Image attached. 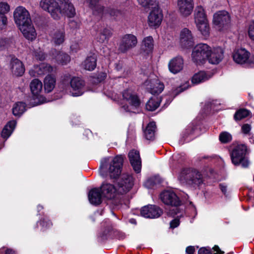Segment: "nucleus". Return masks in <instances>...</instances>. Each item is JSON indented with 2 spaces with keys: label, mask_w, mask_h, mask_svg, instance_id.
<instances>
[{
  "label": "nucleus",
  "mask_w": 254,
  "mask_h": 254,
  "mask_svg": "<svg viewBox=\"0 0 254 254\" xmlns=\"http://www.w3.org/2000/svg\"><path fill=\"white\" fill-rule=\"evenodd\" d=\"M125 156L117 155L114 157H106L100 161L99 172L104 178H110L117 181L119 189L123 192H128L134 185V178L131 175L121 174Z\"/></svg>",
  "instance_id": "obj_1"
},
{
  "label": "nucleus",
  "mask_w": 254,
  "mask_h": 254,
  "mask_svg": "<svg viewBox=\"0 0 254 254\" xmlns=\"http://www.w3.org/2000/svg\"><path fill=\"white\" fill-rule=\"evenodd\" d=\"M15 23L22 33L24 37L28 40L36 39V32L31 24V20L28 11L23 6H18L13 13Z\"/></svg>",
  "instance_id": "obj_2"
},
{
  "label": "nucleus",
  "mask_w": 254,
  "mask_h": 254,
  "mask_svg": "<svg viewBox=\"0 0 254 254\" xmlns=\"http://www.w3.org/2000/svg\"><path fill=\"white\" fill-rule=\"evenodd\" d=\"M178 180L184 185L196 188L203 183L201 173L192 168H183L179 173Z\"/></svg>",
  "instance_id": "obj_3"
},
{
  "label": "nucleus",
  "mask_w": 254,
  "mask_h": 254,
  "mask_svg": "<svg viewBox=\"0 0 254 254\" xmlns=\"http://www.w3.org/2000/svg\"><path fill=\"white\" fill-rule=\"evenodd\" d=\"M248 148L245 144H238L233 148L230 152L232 163L235 166L241 165L243 168H247L250 165L247 156Z\"/></svg>",
  "instance_id": "obj_4"
},
{
  "label": "nucleus",
  "mask_w": 254,
  "mask_h": 254,
  "mask_svg": "<svg viewBox=\"0 0 254 254\" xmlns=\"http://www.w3.org/2000/svg\"><path fill=\"white\" fill-rule=\"evenodd\" d=\"M160 197L165 205L175 207L170 210V213L173 217L180 212L178 207L181 205L182 201L175 192L170 190H164L160 193Z\"/></svg>",
  "instance_id": "obj_5"
},
{
  "label": "nucleus",
  "mask_w": 254,
  "mask_h": 254,
  "mask_svg": "<svg viewBox=\"0 0 254 254\" xmlns=\"http://www.w3.org/2000/svg\"><path fill=\"white\" fill-rule=\"evenodd\" d=\"M211 47L206 44L199 43L193 48L191 58L192 61L196 64H203L209 58Z\"/></svg>",
  "instance_id": "obj_6"
},
{
  "label": "nucleus",
  "mask_w": 254,
  "mask_h": 254,
  "mask_svg": "<svg viewBox=\"0 0 254 254\" xmlns=\"http://www.w3.org/2000/svg\"><path fill=\"white\" fill-rule=\"evenodd\" d=\"M40 7L44 10L49 12L51 16L56 20L60 18L61 15V7L60 2L56 0H41Z\"/></svg>",
  "instance_id": "obj_7"
},
{
  "label": "nucleus",
  "mask_w": 254,
  "mask_h": 254,
  "mask_svg": "<svg viewBox=\"0 0 254 254\" xmlns=\"http://www.w3.org/2000/svg\"><path fill=\"white\" fill-rule=\"evenodd\" d=\"M230 16L226 11H220L213 15V24L218 27L219 31L227 29L230 24Z\"/></svg>",
  "instance_id": "obj_8"
},
{
  "label": "nucleus",
  "mask_w": 254,
  "mask_h": 254,
  "mask_svg": "<svg viewBox=\"0 0 254 254\" xmlns=\"http://www.w3.org/2000/svg\"><path fill=\"white\" fill-rule=\"evenodd\" d=\"M137 43V38L131 34H127L122 36L119 45L118 50L121 53H126L133 48Z\"/></svg>",
  "instance_id": "obj_9"
},
{
  "label": "nucleus",
  "mask_w": 254,
  "mask_h": 254,
  "mask_svg": "<svg viewBox=\"0 0 254 254\" xmlns=\"http://www.w3.org/2000/svg\"><path fill=\"white\" fill-rule=\"evenodd\" d=\"M163 213V210L159 206L153 204L144 206L140 209V214L142 216L150 219L158 218Z\"/></svg>",
  "instance_id": "obj_10"
},
{
  "label": "nucleus",
  "mask_w": 254,
  "mask_h": 254,
  "mask_svg": "<svg viewBox=\"0 0 254 254\" xmlns=\"http://www.w3.org/2000/svg\"><path fill=\"white\" fill-rule=\"evenodd\" d=\"M103 230L97 235V241L104 243L109 239H112L113 225L109 219L105 220L102 223Z\"/></svg>",
  "instance_id": "obj_11"
},
{
  "label": "nucleus",
  "mask_w": 254,
  "mask_h": 254,
  "mask_svg": "<svg viewBox=\"0 0 254 254\" xmlns=\"http://www.w3.org/2000/svg\"><path fill=\"white\" fill-rule=\"evenodd\" d=\"M72 95L74 97L82 95L85 92V82L78 77H73L70 81Z\"/></svg>",
  "instance_id": "obj_12"
},
{
  "label": "nucleus",
  "mask_w": 254,
  "mask_h": 254,
  "mask_svg": "<svg viewBox=\"0 0 254 254\" xmlns=\"http://www.w3.org/2000/svg\"><path fill=\"white\" fill-rule=\"evenodd\" d=\"M250 53L245 49H239L237 50L233 55L234 62L238 64L249 63L250 65L253 63L249 60Z\"/></svg>",
  "instance_id": "obj_13"
},
{
  "label": "nucleus",
  "mask_w": 254,
  "mask_h": 254,
  "mask_svg": "<svg viewBox=\"0 0 254 254\" xmlns=\"http://www.w3.org/2000/svg\"><path fill=\"white\" fill-rule=\"evenodd\" d=\"M128 157L135 172L140 173L141 169V161L139 151L132 149L129 152Z\"/></svg>",
  "instance_id": "obj_14"
},
{
  "label": "nucleus",
  "mask_w": 254,
  "mask_h": 254,
  "mask_svg": "<svg viewBox=\"0 0 254 254\" xmlns=\"http://www.w3.org/2000/svg\"><path fill=\"white\" fill-rule=\"evenodd\" d=\"M98 188L101 191L103 197L108 199L114 198L116 195L117 189L115 186L106 181L104 182Z\"/></svg>",
  "instance_id": "obj_15"
},
{
  "label": "nucleus",
  "mask_w": 254,
  "mask_h": 254,
  "mask_svg": "<svg viewBox=\"0 0 254 254\" xmlns=\"http://www.w3.org/2000/svg\"><path fill=\"white\" fill-rule=\"evenodd\" d=\"M180 44L182 48L186 49H189L193 45L191 31L188 28H184L181 32Z\"/></svg>",
  "instance_id": "obj_16"
},
{
  "label": "nucleus",
  "mask_w": 254,
  "mask_h": 254,
  "mask_svg": "<svg viewBox=\"0 0 254 254\" xmlns=\"http://www.w3.org/2000/svg\"><path fill=\"white\" fill-rule=\"evenodd\" d=\"M10 69L13 75L16 76H21L24 73L25 69L23 63L15 57L11 59Z\"/></svg>",
  "instance_id": "obj_17"
},
{
  "label": "nucleus",
  "mask_w": 254,
  "mask_h": 254,
  "mask_svg": "<svg viewBox=\"0 0 254 254\" xmlns=\"http://www.w3.org/2000/svg\"><path fill=\"white\" fill-rule=\"evenodd\" d=\"M61 7V15L64 14L69 18L73 17L75 14V9L73 4L69 0H59Z\"/></svg>",
  "instance_id": "obj_18"
},
{
  "label": "nucleus",
  "mask_w": 254,
  "mask_h": 254,
  "mask_svg": "<svg viewBox=\"0 0 254 254\" xmlns=\"http://www.w3.org/2000/svg\"><path fill=\"white\" fill-rule=\"evenodd\" d=\"M178 6L179 10L184 16L190 15L193 8V2L192 0H178Z\"/></svg>",
  "instance_id": "obj_19"
},
{
  "label": "nucleus",
  "mask_w": 254,
  "mask_h": 254,
  "mask_svg": "<svg viewBox=\"0 0 254 254\" xmlns=\"http://www.w3.org/2000/svg\"><path fill=\"white\" fill-rule=\"evenodd\" d=\"M102 197L103 195L98 188H93L88 191V198L93 205L97 206L100 205L103 201Z\"/></svg>",
  "instance_id": "obj_20"
},
{
  "label": "nucleus",
  "mask_w": 254,
  "mask_h": 254,
  "mask_svg": "<svg viewBox=\"0 0 254 254\" xmlns=\"http://www.w3.org/2000/svg\"><path fill=\"white\" fill-rule=\"evenodd\" d=\"M224 57V51L220 47L211 49L209 52L208 61L209 63L213 64H218L223 60Z\"/></svg>",
  "instance_id": "obj_21"
},
{
  "label": "nucleus",
  "mask_w": 254,
  "mask_h": 254,
  "mask_svg": "<svg viewBox=\"0 0 254 254\" xmlns=\"http://www.w3.org/2000/svg\"><path fill=\"white\" fill-rule=\"evenodd\" d=\"M184 66V60L181 56H177L171 60L168 64L169 71L176 74L181 71Z\"/></svg>",
  "instance_id": "obj_22"
},
{
  "label": "nucleus",
  "mask_w": 254,
  "mask_h": 254,
  "mask_svg": "<svg viewBox=\"0 0 254 254\" xmlns=\"http://www.w3.org/2000/svg\"><path fill=\"white\" fill-rule=\"evenodd\" d=\"M201 128H186L182 132V138L180 140L182 144L189 142L199 135V133H196V131H200Z\"/></svg>",
  "instance_id": "obj_23"
},
{
  "label": "nucleus",
  "mask_w": 254,
  "mask_h": 254,
  "mask_svg": "<svg viewBox=\"0 0 254 254\" xmlns=\"http://www.w3.org/2000/svg\"><path fill=\"white\" fill-rule=\"evenodd\" d=\"M163 15L158 8H154L148 15V23L150 26L158 27L161 23Z\"/></svg>",
  "instance_id": "obj_24"
},
{
  "label": "nucleus",
  "mask_w": 254,
  "mask_h": 254,
  "mask_svg": "<svg viewBox=\"0 0 254 254\" xmlns=\"http://www.w3.org/2000/svg\"><path fill=\"white\" fill-rule=\"evenodd\" d=\"M56 78L55 75L49 74L44 78V87L46 93H49L55 87Z\"/></svg>",
  "instance_id": "obj_25"
},
{
  "label": "nucleus",
  "mask_w": 254,
  "mask_h": 254,
  "mask_svg": "<svg viewBox=\"0 0 254 254\" xmlns=\"http://www.w3.org/2000/svg\"><path fill=\"white\" fill-rule=\"evenodd\" d=\"M154 47L153 39L152 36H148L142 41L141 50L145 55L148 56L152 53Z\"/></svg>",
  "instance_id": "obj_26"
},
{
  "label": "nucleus",
  "mask_w": 254,
  "mask_h": 254,
  "mask_svg": "<svg viewBox=\"0 0 254 254\" xmlns=\"http://www.w3.org/2000/svg\"><path fill=\"white\" fill-rule=\"evenodd\" d=\"M53 55L59 64L66 65L70 61V57L67 54L55 49Z\"/></svg>",
  "instance_id": "obj_27"
},
{
  "label": "nucleus",
  "mask_w": 254,
  "mask_h": 254,
  "mask_svg": "<svg viewBox=\"0 0 254 254\" xmlns=\"http://www.w3.org/2000/svg\"><path fill=\"white\" fill-rule=\"evenodd\" d=\"M97 57L93 53L88 56L84 62V68L89 71L93 70L97 65Z\"/></svg>",
  "instance_id": "obj_28"
},
{
  "label": "nucleus",
  "mask_w": 254,
  "mask_h": 254,
  "mask_svg": "<svg viewBox=\"0 0 254 254\" xmlns=\"http://www.w3.org/2000/svg\"><path fill=\"white\" fill-rule=\"evenodd\" d=\"M43 84L38 79L35 78L31 81L30 84V90L33 95L36 98L39 96L42 91Z\"/></svg>",
  "instance_id": "obj_29"
},
{
  "label": "nucleus",
  "mask_w": 254,
  "mask_h": 254,
  "mask_svg": "<svg viewBox=\"0 0 254 254\" xmlns=\"http://www.w3.org/2000/svg\"><path fill=\"white\" fill-rule=\"evenodd\" d=\"M39 225L41 227V230L44 231L50 228L53 223L47 215L43 214V216H41L37 222L35 228H37Z\"/></svg>",
  "instance_id": "obj_30"
},
{
  "label": "nucleus",
  "mask_w": 254,
  "mask_h": 254,
  "mask_svg": "<svg viewBox=\"0 0 254 254\" xmlns=\"http://www.w3.org/2000/svg\"><path fill=\"white\" fill-rule=\"evenodd\" d=\"M88 3L89 7L93 11V13L97 15L102 13L104 10V7L99 4L101 0H85Z\"/></svg>",
  "instance_id": "obj_31"
},
{
  "label": "nucleus",
  "mask_w": 254,
  "mask_h": 254,
  "mask_svg": "<svg viewBox=\"0 0 254 254\" xmlns=\"http://www.w3.org/2000/svg\"><path fill=\"white\" fill-rule=\"evenodd\" d=\"M194 19L195 23L207 21V16L202 6H197L195 10Z\"/></svg>",
  "instance_id": "obj_32"
},
{
  "label": "nucleus",
  "mask_w": 254,
  "mask_h": 254,
  "mask_svg": "<svg viewBox=\"0 0 254 254\" xmlns=\"http://www.w3.org/2000/svg\"><path fill=\"white\" fill-rule=\"evenodd\" d=\"M112 35V31L110 29L105 28L100 32L97 36V41L100 43H107Z\"/></svg>",
  "instance_id": "obj_33"
},
{
  "label": "nucleus",
  "mask_w": 254,
  "mask_h": 254,
  "mask_svg": "<svg viewBox=\"0 0 254 254\" xmlns=\"http://www.w3.org/2000/svg\"><path fill=\"white\" fill-rule=\"evenodd\" d=\"M26 108V105L24 102H16L13 106L12 113L14 116L19 117L25 112Z\"/></svg>",
  "instance_id": "obj_34"
},
{
  "label": "nucleus",
  "mask_w": 254,
  "mask_h": 254,
  "mask_svg": "<svg viewBox=\"0 0 254 254\" xmlns=\"http://www.w3.org/2000/svg\"><path fill=\"white\" fill-rule=\"evenodd\" d=\"M161 99L157 97H151L146 103V109L148 111H154L157 109L160 105Z\"/></svg>",
  "instance_id": "obj_35"
},
{
  "label": "nucleus",
  "mask_w": 254,
  "mask_h": 254,
  "mask_svg": "<svg viewBox=\"0 0 254 254\" xmlns=\"http://www.w3.org/2000/svg\"><path fill=\"white\" fill-rule=\"evenodd\" d=\"M143 138L149 141L155 139L157 128H142Z\"/></svg>",
  "instance_id": "obj_36"
},
{
  "label": "nucleus",
  "mask_w": 254,
  "mask_h": 254,
  "mask_svg": "<svg viewBox=\"0 0 254 254\" xmlns=\"http://www.w3.org/2000/svg\"><path fill=\"white\" fill-rule=\"evenodd\" d=\"M251 114L250 110L245 108H241L236 111L234 115V119L236 121H240L249 117Z\"/></svg>",
  "instance_id": "obj_37"
},
{
  "label": "nucleus",
  "mask_w": 254,
  "mask_h": 254,
  "mask_svg": "<svg viewBox=\"0 0 254 254\" xmlns=\"http://www.w3.org/2000/svg\"><path fill=\"white\" fill-rule=\"evenodd\" d=\"M161 179L159 176H154L148 179L145 183V186L148 189H153L156 185L161 184Z\"/></svg>",
  "instance_id": "obj_38"
},
{
  "label": "nucleus",
  "mask_w": 254,
  "mask_h": 254,
  "mask_svg": "<svg viewBox=\"0 0 254 254\" xmlns=\"http://www.w3.org/2000/svg\"><path fill=\"white\" fill-rule=\"evenodd\" d=\"M196 24L198 30L204 37L209 36V27L207 21L200 22V23H196Z\"/></svg>",
  "instance_id": "obj_39"
},
{
  "label": "nucleus",
  "mask_w": 254,
  "mask_h": 254,
  "mask_svg": "<svg viewBox=\"0 0 254 254\" xmlns=\"http://www.w3.org/2000/svg\"><path fill=\"white\" fill-rule=\"evenodd\" d=\"M65 33L61 31H56L54 35L53 40L56 45H60L64 41Z\"/></svg>",
  "instance_id": "obj_40"
},
{
  "label": "nucleus",
  "mask_w": 254,
  "mask_h": 254,
  "mask_svg": "<svg viewBox=\"0 0 254 254\" xmlns=\"http://www.w3.org/2000/svg\"><path fill=\"white\" fill-rule=\"evenodd\" d=\"M150 92L152 94L158 95L161 93L164 89V84L160 81H157L155 84L150 86Z\"/></svg>",
  "instance_id": "obj_41"
},
{
  "label": "nucleus",
  "mask_w": 254,
  "mask_h": 254,
  "mask_svg": "<svg viewBox=\"0 0 254 254\" xmlns=\"http://www.w3.org/2000/svg\"><path fill=\"white\" fill-rule=\"evenodd\" d=\"M11 129H9L8 128H2V130L1 131L0 135L1 137L4 139L3 141L1 144V146L3 147L4 146L5 141L8 138V137L12 133L15 128H9Z\"/></svg>",
  "instance_id": "obj_42"
},
{
  "label": "nucleus",
  "mask_w": 254,
  "mask_h": 254,
  "mask_svg": "<svg viewBox=\"0 0 254 254\" xmlns=\"http://www.w3.org/2000/svg\"><path fill=\"white\" fill-rule=\"evenodd\" d=\"M127 102L131 106L135 109L138 108L141 103L140 98L136 94H134Z\"/></svg>",
  "instance_id": "obj_43"
},
{
  "label": "nucleus",
  "mask_w": 254,
  "mask_h": 254,
  "mask_svg": "<svg viewBox=\"0 0 254 254\" xmlns=\"http://www.w3.org/2000/svg\"><path fill=\"white\" fill-rule=\"evenodd\" d=\"M206 78V75L204 72L195 73L191 78V82L193 84H197L204 81Z\"/></svg>",
  "instance_id": "obj_44"
},
{
  "label": "nucleus",
  "mask_w": 254,
  "mask_h": 254,
  "mask_svg": "<svg viewBox=\"0 0 254 254\" xmlns=\"http://www.w3.org/2000/svg\"><path fill=\"white\" fill-rule=\"evenodd\" d=\"M220 141L222 143H228L232 140V136L230 133L227 131L220 133L219 136Z\"/></svg>",
  "instance_id": "obj_45"
},
{
  "label": "nucleus",
  "mask_w": 254,
  "mask_h": 254,
  "mask_svg": "<svg viewBox=\"0 0 254 254\" xmlns=\"http://www.w3.org/2000/svg\"><path fill=\"white\" fill-rule=\"evenodd\" d=\"M126 238V235L124 233L115 230L113 228L112 239H118L119 240H123Z\"/></svg>",
  "instance_id": "obj_46"
},
{
  "label": "nucleus",
  "mask_w": 254,
  "mask_h": 254,
  "mask_svg": "<svg viewBox=\"0 0 254 254\" xmlns=\"http://www.w3.org/2000/svg\"><path fill=\"white\" fill-rule=\"evenodd\" d=\"M139 4L145 8H149L150 6L156 5V0H137Z\"/></svg>",
  "instance_id": "obj_47"
},
{
  "label": "nucleus",
  "mask_w": 254,
  "mask_h": 254,
  "mask_svg": "<svg viewBox=\"0 0 254 254\" xmlns=\"http://www.w3.org/2000/svg\"><path fill=\"white\" fill-rule=\"evenodd\" d=\"M189 87V85H181L177 87L172 91V95L174 96V98L176 97L179 94L187 89Z\"/></svg>",
  "instance_id": "obj_48"
},
{
  "label": "nucleus",
  "mask_w": 254,
  "mask_h": 254,
  "mask_svg": "<svg viewBox=\"0 0 254 254\" xmlns=\"http://www.w3.org/2000/svg\"><path fill=\"white\" fill-rule=\"evenodd\" d=\"M134 94V93H133V91L129 89H126L122 92L123 99L127 102Z\"/></svg>",
  "instance_id": "obj_49"
},
{
  "label": "nucleus",
  "mask_w": 254,
  "mask_h": 254,
  "mask_svg": "<svg viewBox=\"0 0 254 254\" xmlns=\"http://www.w3.org/2000/svg\"><path fill=\"white\" fill-rule=\"evenodd\" d=\"M7 22V18L5 14L0 11V29H2L6 25Z\"/></svg>",
  "instance_id": "obj_50"
},
{
  "label": "nucleus",
  "mask_w": 254,
  "mask_h": 254,
  "mask_svg": "<svg viewBox=\"0 0 254 254\" xmlns=\"http://www.w3.org/2000/svg\"><path fill=\"white\" fill-rule=\"evenodd\" d=\"M34 56L36 60L40 61H44L46 59V55L41 51H35Z\"/></svg>",
  "instance_id": "obj_51"
},
{
  "label": "nucleus",
  "mask_w": 254,
  "mask_h": 254,
  "mask_svg": "<svg viewBox=\"0 0 254 254\" xmlns=\"http://www.w3.org/2000/svg\"><path fill=\"white\" fill-rule=\"evenodd\" d=\"M10 10V6L7 2H0V11L4 13V14L9 12Z\"/></svg>",
  "instance_id": "obj_52"
},
{
  "label": "nucleus",
  "mask_w": 254,
  "mask_h": 254,
  "mask_svg": "<svg viewBox=\"0 0 254 254\" xmlns=\"http://www.w3.org/2000/svg\"><path fill=\"white\" fill-rule=\"evenodd\" d=\"M9 44V40L6 38H1L0 39V51H2L7 48Z\"/></svg>",
  "instance_id": "obj_53"
},
{
  "label": "nucleus",
  "mask_w": 254,
  "mask_h": 254,
  "mask_svg": "<svg viewBox=\"0 0 254 254\" xmlns=\"http://www.w3.org/2000/svg\"><path fill=\"white\" fill-rule=\"evenodd\" d=\"M248 35L252 40L254 41V21L249 26Z\"/></svg>",
  "instance_id": "obj_54"
},
{
  "label": "nucleus",
  "mask_w": 254,
  "mask_h": 254,
  "mask_svg": "<svg viewBox=\"0 0 254 254\" xmlns=\"http://www.w3.org/2000/svg\"><path fill=\"white\" fill-rule=\"evenodd\" d=\"M107 77V74L105 72H100L96 75V80L97 83L101 82L104 81Z\"/></svg>",
  "instance_id": "obj_55"
},
{
  "label": "nucleus",
  "mask_w": 254,
  "mask_h": 254,
  "mask_svg": "<svg viewBox=\"0 0 254 254\" xmlns=\"http://www.w3.org/2000/svg\"><path fill=\"white\" fill-rule=\"evenodd\" d=\"M180 221L179 218H175L171 221L170 227L172 229H174L179 226Z\"/></svg>",
  "instance_id": "obj_56"
},
{
  "label": "nucleus",
  "mask_w": 254,
  "mask_h": 254,
  "mask_svg": "<svg viewBox=\"0 0 254 254\" xmlns=\"http://www.w3.org/2000/svg\"><path fill=\"white\" fill-rule=\"evenodd\" d=\"M17 125V122L15 120L9 121L3 127H15Z\"/></svg>",
  "instance_id": "obj_57"
},
{
  "label": "nucleus",
  "mask_w": 254,
  "mask_h": 254,
  "mask_svg": "<svg viewBox=\"0 0 254 254\" xmlns=\"http://www.w3.org/2000/svg\"><path fill=\"white\" fill-rule=\"evenodd\" d=\"M121 14V11L120 10L116 9H111L110 10V14L112 16H118Z\"/></svg>",
  "instance_id": "obj_58"
},
{
  "label": "nucleus",
  "mask_w": 254,
  "mask_h": 254,
  "mask_svg": "<svg viewBox=\"0 0 254 254\" xmlns=\"http://www.w3.org/2000/svg\"><path fill=\"white\" fill-rule=\"evenodd\" d=\"M195 251L194 246H190L187 247L186 249V253L187 254H194Z\"/></svg>",
  "instance_id": "obj_59"
},
{
  "label": "nucleus",
  "mask_w": 254,
  "mask_h": 254,
  "mask_svg": "<svg viewBox=\"0 0 254 254\" xmlns=\"http://www.w3.org/2000/svg\"><path fill=\"white\" fill-rule=\"evenodd\" d=\"M44 209V207L43 205L41 204H38L37 206V216H43V214H45L44 212L41 213V211L42 210Z\"/></svg>",
  "instance_id": "obj_60"
},
{
  "label": "nucleus",
  "mask_w": 254,
  "mask_h": 254,
  "mask_svg": "<svg viewBox=\"0 0 254 254\" xmlns=\"http://www.w3.org/2000/svg\"><path fill=\"white\" fill-rule=\"evenodd\" d=\"M219 187L224 195L227 196V186L224 184H219Z\"/></svg>",
  "instance_id": "obj_61"
},
{
  "label": "nucleus",
  "mask_w": 254,
  "mask_h": 254,
  "mask_svg": "<svg viewBox=\"0 0 254 254\" xmlns=\"http://www.w3.org/2000/svg\"><path fill=\"white\" fill-rule=\"evenodd\" d=\"M214 101H212V102H208L205 105V108L207 109H210V110H214Z\"/></svg>",
  "instance_id": "obj_62"
},
{
  "label": "nucleus",
  "mask_w": 254,
  "mask_h": 254,
  "mask_svg": "<svg viewBox=\"0 0 254 254\" xmlns=\"http://www.w3.org/2000/svg\"><path fill=\"white\" fill-rule=\"evenodd\" d=\"M212 250L214 251V252H216V253L215 254H224V252L223 251H222L218 246L217 245H215L213 248H212Z\"/></svg>",
  "instance_id": "obj_63"
},
{
  "label": "nucleus",
  "mask_w": 254,
  "mask_h": 254,
  "mask_svg": "<svg viewBox=\"0 0 254 254\" xmlns=\"http://www.w3.org/2000/svg\"><path fill=\"white\" fill-rule=\"evenodd\" d=\"M241 132L242 133L245 135H251V128H241Z\"/></svg>",
  "instance_id": "obj_64"
}]
</instances>
